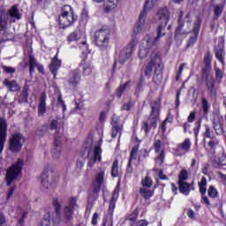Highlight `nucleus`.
<instances>
[{"mask_svg":"<svg viewBox=\"0 0 226 226\" xmlns=\"http://www.w3.org/2000/svg\"><path fill=\"white\" fill-rule=\"evenodd\" d=\"M98 223V213H94L92 217V225H97Z\"/></svg>","mask_w":226,"mask_h":226,"instance_id":"obj_60","label":"nucleus"},{"mask_svg":"<svg viewBox=\"0 0 226 226\" xmlns=\"http://www.w3.org/2000/svg\"><path fill=\"white\" fill-rule=\"evenodd\" d=\"M59 56V49L57 50L55 56L51 59V64H49V71L52 73L54 79L57 76V72L61 68V60L57 57Z\"/></svg>","mask_w":226,"mask_h":226,"instance_id":"obj_19","label":"nucleus"},{"mask_svg":"<svg viewBox=\"0 0 226 226\" xmlns=\"http://www.w3.org/2000/svg\"><path fill=\"white\" fill-rule=\"evenodd\" d=\"M188 179V171L186 170H182L178 176V183H183Z\"/></svg>","mask_w":226,"mask_h":226,"instance_id":"obj_50","label":"nucleus"},{"mask_svg":"<svg viewBox=\"0 0 226 226\" xmlns=\"http://www.w3.org/2000/svg\"><path fill=\"white\" fill-rule=\"evenodd\" d=\"M58 179L57 174L54 173L52 169L47 168L41 175V186L43 190H50L52 185L57 183Z\"/></svg>","mask_w":226,"mask_h":226,"instance_id":"obj_8","label":"nucleus"},{"mask_svg":"<svg viewBox=\"0 0 226 226\" xmlns=\"http://www.w3.org/2000/svg\"><path fill=\"white\" fill-rule=\"evenodd\" d=\"M202 25V19L200 18H197L193 23V27L192 30V35L189 38L186 45V49H190V47H193L199 39V32L200 31V26Z\"/></svg>","mask_w":226,"mask_h":226,"instance_id":"obj_13","label":"nucleus"},{"mask_svg":"<svg viewBox=\"0 0 226 226\" xmlns=\"http://www.w3.org/2000/svg\"><path fill=\"white\" fill-rule=\"evenodd\" d=\"M215 57L222 63V66H225V52L223 51V47H215Z\"/></svg>","mask_w":226,"mask_h":226,"instance_id":"obj_27","label":"nucleus"},{"mask_svg":"<svg viewBox=\"0 0 226 226\" xmlns=\"http://www.w3.org/2000/svg\"><path fill=\"white\" fill-rule=\"evenodd\" d=\"M217 176H218L221 183H222L223 185H226V174H223L222 172H218Z\"/></svg>","mask_w":226,"mask_h":226,"instance_id":"obj_55","label":"nucleus"},{"mask_svg":"<svg viewBox=\"0 0 226 226\" xmlns=\"http://www.w3.org/2000/svg\"><path fill=\"white\" fill-rule=\"evenodd\" d=\"M118 165H119V162H117V160H115L113 162V164H112V169H111V176L113 177H117L118 174H119V171H118Z\"/></svg>","mask_w":226,"mask_h":226,"instance_id":"obj_44","label":"nucleus"},{"mask_svg":"<svg viewBox=\"0 0 226 226\" xmlns=\"http://www.w3.org/2000/svg\"><path fill=\"white\" fill-rule=\"evenodd\" d=\"M213 167L218 169L219 167H223L226 165V154L225 152L222 151L218 156H215L212 160Z\"/></svg>","mask_w":226,"mask_h":226,"instance_id":"obj_23","label":"nucleus"},{"mask_svg":"<svg viewBox=\"0 0 226 226\" xmlns=\"http://www.w3.org/2000/svg\"><path fill=\"white\" fill-rule=\"evenodd\" d=\"M50 130H56L57 128V120L54 119L49 124Z\"/></svg>","mask_w":226,"mask_h":226,"instance_id":"obj_58","label":"nucleus"},{"mask_svg":"<svg viewBox=\"0 0 226 226\" xmlns=\"http://www.w3.org/2000/svg\"><path fill=\"white\" fill-rule=\"evenodd\" d=\"M211 61H213V56H211V53L207 52L204 56V63H205V69H203V72H207L211 70Z\"/></svg>","mask_w":226,"mask_h":226,"instance_id":"obj_32","label":"nucleus"},{"mask_svg":"<svg viewBox=\"0 0 226 226\" xmlns=\"http://www.w3.org/2000/svg\"><path fill=\"white\" fill-rule=\"evenodd\" d=\"M103 176L105 173L101 171L95 177V181L94 183V190L92 193L88 196V202H94L98 199V193H100V190L102 189V185L103 184Z\"/></svg>","mask_w":226,"mask_h":226,"instance_id":"obj_11","label":"nucleus"},{"mask_svg":"<svg viewBox=\"0 0 226 226\" xmlns=\"http://www.w3.org/2000/svg\"><path fill=\"white\" fill-rule=\"evenodd\" d=\"M203 137L205 139H213V131L211 130V127L208 124L205 125V132L203 133Z\"/></svg>","mask_w":226,"mask_h":226,"instance_id":"obj_46","label":"nucleus"},{"mask_svg":"<svg viewBox=\"0 0 226 226\" xmlns=\"http://www.w3.org/2000/svg\"><path fill=\"white\" fill-rule=\"evenodd\" d=\"M82 38V33L79 30H75L67 38V41H79Z\"/></svg>","mask_w":226,"mask_h":226,"instance_id":"obj_31","label":"nucleus"},{"mask_svg":"<svg viewBox=\"0 0 226 226\" xmlns=\"http://www.w3.org/2000/svg\"><path fill=\"white\" fill-rule=\"evenodd\" d=\"M9 18V23H15L17 20H20L22 19V14L20 13V11H19V7L17 5H13L10 8L8 11V14H5Z\"/></svg>","mask_w":226,"mask_h":226,"instance_id":"obj_18","label":"nucleus"},{"mask_svg":"<svg viewBox=\"0 0 226 226\" xmlns=\"http://www.w3.org/2000/svg\"><path fill=\"white\" fill-rule=\"evenodd\" d=\"M52 204L55 207L56 217L58 218V223H69L73 218V211L77 207V198H72L69 200V205L64 207V211L61 214V200L58 198H54Z\"/></svg>","mask_w":226,"mask_h":226,"instance_id":"obj_2","label":"nucleus"},{"mask_svg":"<svg viewBox=\"0 0 226 226\" xmlns=\"http://www.w3.org/2000/svg\"><path fill=\"white\" fill-rule=\"evenodd\" d=\"M76 20L77 16L73 13V8L68 4L64 5L59 16L60 26L63 27H70V26H73Z\"/></svg>","mask_w":226,"mask_h":226,"instance_id":"obj_7","label":"nucleus"},{"mask_svg":"<svg viewBox=\"0 0 226 226\" xmlns=\"http://www.w3.org/2000/svg\"><path fill=\"white\" fill-rule=\"evenodd\" d=\"M130 84V81H127L125 84L121 85L118 89L117 90V98H121L123 96V93H124V90L126 87H128V85Z\"/></svg>","mask_w":226,"mask_h":226,"instance_id":"obj_48","label":"nucleus"},{"mask_svg":"<svg viewBox=\"0 0 226 226\" xmlns=\"http://www.w3.org/2000/svg\"><path fill=\"white\" fill-rule=\"evenodd\" d=\"M202 124V118H200L198 122H196V128L193 129L194 135L197 137L199 135V132H200V125Z\"/></svg>","mask_w":226,"mask_h":226,"instance_id":"obj_51","label":"nucleus"},{"mask_svg":"<svg viewBox=\"0 0 226 226\" xmlns=\"http://www.w3.org/2000/svg\"><path fill=\"white\" fill-rule=\"evenodd\" d=\"M187 216L188 218H191V219L195 218V212L192 209H188Z\"/></svg>","mask_w":226,"mask_h":226,"instance_id":"obj_62","label":"nucleus"},{"mask_svg":"<svg viewBox=\"0 0 226 226\" xmlns=\"http://www.w3.org/2000/svg\"><path fill=\"white\" fill-rule=\"evenodd\" d=\"M24 142H26V139L20 133L13 134L10 139V150L14 153H19L20 149H22V146H24Z\"/></svg>","mask_w":226,"mask_h":226,"instance_id":"obj_12","label":"nucleus"},{"mask_svg":"<svg viewBox=\"0 0 226 226\" xmlns=\"http://www.w3.org/2000/svg\"><path fill=\"white\" fill-rule=\"evenodd\" d=\"M218 144H220V141L218 140V139H216V137H212L210 139V141L208 142V147H210L209 151L211 154H215Z\"/></svg>","mask_w":226,"mask_h":226,"instance_id":"obj_28","label":"nucleus"},{"mask_svg":"<svg viewBox=\"0 0 226 226\" xmlns=\"http://www.w3.org/2000/svg\"><path fill=\"white\" fill-rule=\"evenodd\" d=\"M2 69L4 70V72H5V73H11H11H14L16 72L15 68L6 66V65L2 66Z\"/></svg>","mask_w":226,"mask_h":226,"instance_id":"obj_54","label":"nucleus"},{"mask_svg":"<svg viewBox=\"0 0 226 226\" xmlns=\"http://www.w3.org/2000/svg\"><path fill=\"white\" fill-rule=\"evenodd\" d=\"M8 22H10V18H8V15L2 14L0 16V31H3V29L8 26Z\"/></svg>","mask_w":226,"mask_h":226,"instance_id":"obj_40","label":"nucleus"},{"mask_svg":"<svg viewBox=\"0 0 226 226\" xmlns=\"http://www.w3.org/2000/svg\"><path fill=\"white\" fill-rule=\"evenodd\" d=\"M39 226H50V212L46 213Z\"/></svg>","mask_w":226,"mask_h":226,"instance_id":"obj_43","label":"nucleus"},{"mask_svg":"<svg viewBox=\"0 0 226 226\" xmlns=\"http://www.w3.org/2000/svg\"><path fill=\"white\" fill-rule=\"evenodd\" d=\"M95 3H104V12L110 13L119 6L121 0H94Z\"/></svg>","mask_w":226,"mask_h":226,"instance_id":"obj_17","label":"nucleus"},{"mask_svg":"<svg viewBox=\"0 0 226 226\" xmlns=\"http://www.w3.org/2000/svg\"><path fill=\"white\" fill-rule=\"evenodd\" d=\"M213 8H214V15L215 19H220V16L222 15V13H223V5L215 4L213 5Z\"/></svg>","mask_w":226,"mask_h":226,"instance_id":"obj_41","label":"nucleus"},{"mask_svg":"<svg viewBox=\"0 0 226 226\" xmlns=\"http://www.w3.org/2000/svg\"><path fill=\"white\" fill-rule=\"evenodd\" d=\"M94 43L101 50H107L110 41V29L107 26H102L94 33Z\"/></svg>","mask_w":226,"mask_h":226,"instance_id":"obj_5","label":"nucleus"},{"mask_svg":"<svg viewBox=\"0 0 226 226\" xmlns=\"http://www.w3.org/2000/svg\"><path fill=\"white\" fill-rule=\"evenodd\" d=\"M139 193L147 200L148 199H151L153 195H154V191H153L151 187H142L139 190Z\"/></svg>","mask_w":226,"mask_h":226,"instance_id":"obj_29","label":"nucleus"},{"mask_svg":"<svg viewBox=\"0 0 226 226\" xmlns=\"http://www.w3.org/2000/svg\"><path fill=\"white\" fill-rule=\"evenodd\" d=\"M68 84L71 87H77L80 84V71L79 69L70 72Z\"/></svg>","mask_w":226,"mask_h":226,"instance_id":"obj_21","label":"nucleus"},{"mask_svg":"<svg viewBox=\"0 0 226 226\" xmlns=\"http://www.w3.org/2000/svg\"><path fill=\"white\" fill-rule=\"evenodd\" d=\"M213 128L215 133L217 135H222L223 127L222 126V117L218 114H214L212 120Z\"/></svg>","mask_w":226,"mask_h":226,"instance_id":"obj_22","label":"nucleus"},{"mask_svg":"<svg viewBox=\"0 0 226 226\" xmlns=\"http://www.w3.org/2000/svg\"><path fill=\"white\" fill-rule=\"evenodd\" d=\"M188 123H193L195 121V112H191L189 117H187Z\"/></svg>","mask_w":226,"mask_h":226,"instance_id":"obj_59","label":"nucleus"},{"mask_svg":"<svg viewBox=\"0 0 226 226\" xmlns=\"http://www.w3.org/2000/svg\"><path fill=\"white\" fill-rule=\"evenodd\" d=\"M154 149L155 153H160V154L155 159L156 164L163 165V160H165V151L163 150V145L162 144V140L154 139Z\"/></svg>","mask_w":226,"mask_h":226,"instance_id":"obj_14","label":"nucleus"},{"mask_svg":"<svg viewBox=\"0 0 226 226\" xmlns=\"http://www.w3.org/2000/svg\"><path fill=\"white\" fill-rule=\"evenodd\" d=\"M4 86L9 89V91H11L12 93H15L20 89V87L15 80H10L8 79H5L4 80Z\"/></svg>","mask_w":226,"mask_h":226,"instance_id":"obj_26","label":"nucleus"},{"mask_svg":"<svg viewBox=\"0 0 226 226\" xmlns=\"http://www.w3.org/2000/svg\"><path fill=\"white\" fill-rule=\"evenodd\" d=\"M17 213H18V218H19V223L20 225H22V223H24V220H26V218H27V212H26L22 208H18Z\"/></svg>","mask_w":226,"mask_h":226,"instance_id":"obj_39","label":"nucleus"},{"mask_svg":"<svg viewBox=\"0 0 226 226\" xmlns=\"http://www.w3.org/2000/svg\"><path fill=\"white\" fill-rule=\"evenodd\" d=\"M138 151H139V146L132 147V149L131 151L130 158H129V163H132V162H133V160H137Z\"/></svg>","mask_w":226,"mask_h":226,"instance_id":"obj_49","label":"nucleus"},{"mask_svg":"<svg viewBox=\"0 0 226 226\" xmlns=\"http://www.w3.org/2000/svg\"><path fill=\"white\" fill-rule=\"evenodd\" d=\"M93 73V64L92 63H85L83 64V75L84 77H87Z\"/></svg>","mask_w":226,"mask_h":226,"instance_id":"obj_38","label":"nucleus"},{"mask_svg":"<svg viewBox=\"0 0 226 226\" xmlns=\"http://www.w3.org/2000/svg\"><path fill=\"white\" fill-rule=\"evenodd\" d=\"M180 192L184 195H190V184L186 182H178Z\"/></svg>","mask_w":226,"mask_h":226,"instance_id":"obj_33","label":"nucleus"},{"mask_svg":"<svg viewBox=\"0 0 226 226\" xmlns=\"http://www.w3.org/2000/svg\"><path fill=\"white\" fill-rule=\"evenodd\" d=\"M137 218H139V210L136 208L135 211L126 218L125 222L134 223V222H137Z\"/></svg>","mask_w":226,"mask_h":226,"instance_id":"obj_47","label":"nucleus"},{"mask_svg":"<svg viewBox=\"0 0 226 226\" xmlns=\"http://www.w3.org/2000/svg\"><path fill=\"white\" fill-rule=\"evenodd\" d=\"M156 19L159 20V25L156 28V37L153 36V34H148L145 35L139 44V59H146L147 57L145 75L147 77L153 75V70H154V75H156L157 72L160 73L163 69L162 58L158 56L156 51H152V49L156 45L159 38L165 36V27H167V24H169V20H170V11H169L168 8H162L157 11Z\"/></svg>","mask_w":226,"mask_h":226,"instance_id":"obj_1","label":"nucleus"},{"mask_svg":"<svg viewBox=\"0 0 226 226\" xmlns=\"http://www.w3.org/2000/svg\"><path fill=\"white\" fill-rule=\"evenodd\" d=\"M183 27H185V24L179 23L175 33L176 38H180L181 36H186V34H188V31L184 30Z\"/></svg>","mask_w":226,"mask_h":226,"instance_id":"obj_34","label":"nucleus"},{"mask_svg":"<svg viewBox=\"0 0 226 226\" xmlns=\"http://www.w3.org/2000/svg\"><path fill=\"white\" fill-rule=\"evenodd\" d=\"M6 225V216L3 212H0V226Z\"/></svg>","mask_w":226,"mask_h":226,"instance_id":"obj_56","label":"nucleus"},{"mask_svg":"<svg viewBox=\"0 0 226 226\" xmlns=\"http://www.w3.org/2000/svg\"><path fill=\"white\" fill-rule=\"evenodd\" d=\"M149 222L146 220H140L137 222L136 226H148Z\"/></svg>","mask_w":226,"mask_h":226,"instance_id":"obj_61","label":"nucleus"},{"mask_svg":"<svg viewBox=\"0 0 226 226\" xmlns=\"http://www.w3.org/2000/svg\"><path fill=\"white\" fill-rule=\"evenodd\" d=\"M141 185L143 188H152L153 179L149 177H146L145 179L141 181Z\"/></svg>","mask_w":226,"mask_h":226,"instance_id":"obj_45","label":"nucleus"},{"mask_svg":"<svg viewBox=\"0 0 226 226\" xmlns=\"http://www.w3.org/2000/svg\"><path fill=\"white\" fill-rule=\"evenodd\" d=\"M47 112V94L43 93L39 100L38 114L43 116Z\"/></svg>","mask_w":226,"mask_h":226,"instance_id":"obj_24","label":"nucleus"},{"mask_svg":"<svg viewBox=\"0 0 226 226\" xmlns=\"http://www.w3.org/2000/svg\"><path fill=\"white\" fill-rule=\"evenodd\" d=\"M121 132H123V126L121 124H114L111 130V136L113 139H116L117 135H121Z\"/></svg>","mask_w":226,"mask_h":226,"instance_id":"obj_37","label":"nucleus"},{"mask_svg":"<svg viewBox=\"0 0 226 226\" xmlns=\"http://www.w3.org/2000/svg\"><path fill=\"white\" fill-rule=\"evenodd\" d=\"M119 197V189H115L114 193L111 198V201L109 203V213H114V208L116 207V201Z\"/></svg>","mask_w":226,"mask_h":226,"instance_id":"obj_30","label":"nucleus"},{"mask_svg":"<svg viewBox=\"0 0 226 226\" xmlns=\"http://www.w3.org/2000/svg\"><path fill=\"white\" fill-rule=\"evenodd\" d=\"M61 140H63V138L57 136L55 137V143L51 149V154L54 160H59L63 156V146L61 145Z\"/></svg>","mask_w":226,"mask_h":226,"instance_id":"obj_15","label":"nucleus"},{"mask_svg":"<svg viewBox=\"0 0 226 226\" xmlns=\"http://www.w3.org/2000/svg\"><path fill=\"white\" fill-rule=\"evenodd\" d=\"M83 158H87V170H91L93 167H94L96 162H102V147L97 145L93 150L91 149V147H85Z\"/></svg>","mask_w":226,"mask_h":226,"instance_id":"obj_6","label":"nucleus"},{"mask_svg":"<svg viewBox=\"0 0 226 226\" xmlns=\"http://www.w3.org/2000/svg\"><path fill=\"white\" fill-rule=\"evenodd\" d=\"M208 197L211 199H216L219 195L218 190L214 185H210L207 190Z\"/></svg>","mask_w":226,"mask_h":226,"instance_id":"obj_42","label":"nucleus"},{"mask_svg":"<svg viewBox=\"0 0 226 226\" xmlns=\"http://www.w3.org/2000/svg\"><path fill=\"white\" fill-rule=\"evenodd\" d=\"M130 109H132V102H129L121 107V110H130Z\"/></svg>","mask_w":226,"mask_h":226,"instance_id":"obj_57","label":"nucleus"},{"mask_svg":"<svg viewBox=\"0 0 226 226\" xmlns=\"http://www.w3.org/2000/svg\"><path fill=\"white\" fill-rule=\"evenodd\" d=\"M192 148V141L190 139H185L182 143H179L177 146L176 153L177 156H183L186 154V153H190V149Z\"/></svg>","mask_w":226,"mask_h":226,"instance_id":"obj_16","label":"nucleus"},{"mask_svg":"<svg viewBox=\"0 0 226 226\" xmlns=\"http://www.w3.org/2000/svg\"><path fill=\"white\" fill-rule=\"evenodd\" d=\"M24 167V161L22 159H18V161L12 164L6 172V183L10 186L17 177H19L22 169Z\"/></svg>","mask_w":226,"mask_h":226,"instance_id":"obj_10","label":"nucleus"},{"mask_svg":"<svg viewBox=\"0 0 226 226\" xmlns=\"http://www.w3.org/2000/svg\"><path fill=\"white\" fill-rule=\"evenodd\" d=\"M151 114L148 117L147 122L144 123L143 129L145 133H149L151 132V128L156 130V126L158 124V117H160V100H157L151 103Z\"/></svg>","mask_w":226,"mask_h":226,"instance_id":"obj_4","label":"nucleus"},{"mask_svg":"<svg viewBox=\"0 0 226 226\" xmlns=\"http://www.w3.org/2000/svg\"><path fill=\"white\" fill-rule=\"evenodd\" d=\"M201 107H202L203 116H207L209 112V109H211V105L209 104V102H207V99H206V97H203L201 99Z\"/></svg>","mask_w":226,"mask_h":226,"instance_id":"obj_36","label":"nucleus"},{"mask_svg":"<svg viewBox=\"0 0 226 226\" xmlns=\"http://www.w3.org/2000/svg\"><path fill=\"white\" fill-rule=\"evenodd\" d=\"M158 176L161 179H163V180H167L169 179V177H167V175H164L163 174V170H159V173H158Z\"/></svg>","mask_w":226,"mask_h":226,"instance_id":"obj_63","label":"nucleus"},{"mask_svg":"<svg viewBox=\"0 0 226 226\" xmlns=\"http://www.w3.org/2000/svg\"><path fill=\"white\" fill-rule=\"evenodd\" d=\"M157 0H146L143 6V11L139 13L138 21L133 29V34H140V33H147L149 31V25L146 22L147 11H151L154 8Z\"/></svg>","mask_w":226,"mask_h":226,"instance_id":"obj_3","label":"nucleus"},{"mask_svg":"<svg viewBox=\"0 0 226 226\" xmlns=\"http://www.w3.org/2000/svg\"><path fill=\"white\" fill-rule=\"evenodd\" d=\"M102 226H114V222L112 220H106L103 222Z\"/></svg>","mask_w":226,"mask_h":226,"instance_id":"obj_64","label":"nucleus"},{"mask_svg":"<svg viewBox=\"0 0 226 226\" xmlns=\"http://www.w3.org/2000/svg\"><path fill=\"white\" fill-rule=\"evenodd\" d=\"M215 79L218 80V82H221L223 79V73L222 72V70L220 68L215 67Z\"/></svg>","mask_w":226,"mask_h":226,"instance_id":"obj_52","label":"nucleus"},{"mask_svg":"<svg viewBox=\"0 0 226 226\" xmlns=\"http://www.w3.org/2000/svg\"><path fill=\"white\" fill-rule=\"evenodd\" d=\"M38 62L36 61V58L33 56V55L29 56V72L31 75L34 73L35 68L39 65Z\"/></svg>","mask_w":226,"mask_h":226,"instance_id":"obj_35","label":"nucleus"},{"mask_svg":"<svg viewBox=\"0 0 226 226\" xmlns=\"http://www.w3.org/2000/svg\"><path fill=\"white\" fill-rule=\"evenodd\" d=\"M6 120L0 118V154L4 148V142H6Z\"/></svg>","mask_w":226,"mask_h":226,"instance_id":"obj_20","label":"nucleus"},{"mask_svg":"<svg viewBox=\"0 0 226 226\" xmlns=\"http://www.w3.org/2000/svg\"><path fill=\"white\" fill-rule=\"evenodd\" d=\"M57 107H61L63 112L66 110V104H64V101H63V97L59 96L57 100Z\"/></svg>","mask_w":226,"mask_h":226,"instance_id":"obj_53","label":"nucleus"},{"mask_svg":"<svg viewBox=\"0 0 226 226\" xmlns=\"http://www.w3.org/2000/svg\"><path fill=\"white\" fill-rule=\"evenodd\" d=\"M139 39L134 37L126 46V48L119 53L118 58L115 61L113 68H116L117 63H120V64H124V63H126V61L132 57V54H133L135 47H137Z\"/></svg>","mask_w":226,"mask_h":226,"instance_id":"obj_9","label":"nucleus"},{"mask_svg":"<svg viewBox=\"0 0 226 226\" xmlns=\"http://www.w3.org/2000/svg\"><path fill=\"white\" fill-rule=\"evenodd\" d=\"M203 77L207 78V91L210 93L211 96H216V89H215V79L209 76H207V73H204Z\"/></svg>","mask_w":226,"mask_h":226,"instance_id":"obj_25","label":"nucleus"}]
</instances>
